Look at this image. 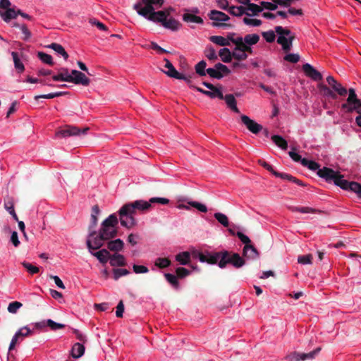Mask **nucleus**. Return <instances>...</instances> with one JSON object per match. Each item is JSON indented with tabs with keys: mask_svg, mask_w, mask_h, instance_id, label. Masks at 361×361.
I'll list each match as a JSON object with an SVG mask.
<instances>
[{
	"mask_svg": "<svg viewBox=\"0 0 361 361\" xmlns=\"http://www.w3.org/2000/svg\"><path fill=\"white\" fill-rule=\"evenodd\" d=\"M193 257L197 258L201 262H207L211 264H217L223 269L228 264H231L235 268H240L245 264L243 259L237 253L231 255L228 252H205L195 251L192 253Z\"/></svg>",
	"mask_w": 361,
	"mask_h": 361,
	"instance_id": "nucleus-1",
	"label": "nucleus"
},
{
	"mask_svg": "<svg viewBox=\"0 0 361 361\" xmlns=\"http://www.w3.org/2000/svg\"><path fill=\"white\" fill-rule=\"evenodd\" d=\"M150 208V202L142 200L124 204L118 211L121 226L132 228L136 224L135 215L137 211H147Z\"/></svg>",
	"mask_w": 361,
	"mask_h": 361,
	"instance_id": "nucleus-2",
	"label": "nucleus"
},
{
	"mask_svg": "<svg viewBox=\"0 0 361 361\" xmlns=\"http://www.w3.org/2000/svg\"><path fill=\"white\" fill-rule=\"evenodd\" d=\"M52 78L54 81L73 82L83 86H88L90 83V80L83 73L77 70L69 72L66 68L59 69L58 74L54 75Z\"/></svg>",
	"mask_w": 361,
	"mask_h": 361,
	"instance_id": "nucleus-3",
	"label": "nucleus"
},
{
	"mask_svg": "<svg viewBox=\"0 0 361 361\" xmlns=\"http://www.w3.org/2000/svg\"><path fill=\"white\" fill-rule=\"evenodd\" d=\"M341 107L348 112L355 111L357 113L359 116L355 118V122L359 127H361V100L357 98L353 88L348 90L347 102L343 103Z\"/></svg>",
	"mask_w": 361,
	"mask_h": 361,
	"instance_id": "nucleus-4",
	"label": "nucleus"
},
{
	"mask_svg": "<svg viewBox=\"0 0 361 361\" xmlns=\"http://www.w3.org/2000/svg\"><path fill=\"white\" fill-rule=\"evenodd\" d=\"M118 218L115 214L109 215L102 223L99 233L102 238L109 240L117 233Z\"/></svg>",
	"mask_w": 361,
	"mask_h": 361,
	"instance_id": "nucleus-5",
	"label": "nucleus"
},
{
	"mask_svg": "<svg viewBox=\"0 0 361 361\" xmlns=\"http://www.w3.org/2000/svg\"><path fill=\"white\" fill-rule=\"evenodd\" d=\"M133 8L140 16H143L150 21L154 22L156 21V18H157L154 15L157 11H155L154 6H153L149 1L140 0L134 4Z\"/></svg>",
	"mask_w": 361,
	"mask_h": 361,
	"instance_id": "nucleus-6",
	"label": "nucleus"
},
{
	"mask_svg": "<svg viewBox=\"0 0 361 361\" xmlns=\"http://www.w3.org/2000/svg\"><path fill=\"white\" fill-rule=\"evenodd\" d=\"M275 30L278 35L277 42L281 45L284 51H289L292 48L294 35L290 30L281 26H276Z\"/></svg>",
	"mask_w": 361,
	"mask_h": 361,
	"instance_id": "nucleus-7",
	"label": "nucleus"
},
{
	"mask_svg": "<svg viewBox=\"0 0 361 361\" xmlns=\"http://www.w3.org/2000/svg\"><path fill=\"white\" fill-rule=\"evenodd\" d=\"M154 15L157 18L155 22L161 23L165 28L176 31L180 27V23L177 20L171 17L169 18L168 12L159 11Z\"/></svg>",
	"mask_w": 361,
	"mask_h": 361,
	"instance_id": "nucleus-8",
	"label": "nucleus"
},
{
	"mask_svg": "<svg viewBox=\"0 0 361 361\" xmlns=\"http://www.w3.org/2000/svg\"><path fill=\"white\" fill-rule=\"evenodd\" d=\"M209 20L212 21V25L214 27H225L228 26L226 23L230 20L229 16L217 10H212L208 13Z\"/></svg>",
	"mask_w": 361,
	"mask_h": 361,
	"instance_id": "nucleus-9",
	"label": "nucleus"
},
{
	"mask_svg": "<svg viewBox=\"0 0 361 361\" xmlns=\"http://www.w3.org/2000/svg\"><path fill=\"white\" fill-rule=\"evenodd\" d=\"M317 175L325 179L327 182H334V183L337 186H339V180H343V176L340 175L337 171L327 167H323L322 169H319Z\"/></svg>",
	"mask_w": 361,
	"mask_h": 361,
	"instance_id": "nucleus-10",
	"label": "nucleus"
},
{
	"mask_svg": "<svg viewBox=\"0 0 361 361\" xmlns=\"http://www.w3.org/2000/svg\"><path fill=\"white\" fill-rule=\"evenodd\" d=\"M231 73L228 68L221 63H218L215 64L214 68H209L207 69V74L211 78L216 79H221L224 76L228 75Z\"/></svg>",
	"mask_w": 361,
	"mask_h": 361,
	"instance_id": "nucleus-11",
	"label": "nucleus"
},
{
	"mask_svg": "<svg viewBox=\"0 0 361 361\" xmlns=\"http://www.w3.org/2000/svg\"><path fill=\"white\" fill-rule=\"evenodd\" d=\"M104 240H106V239L102 238L100 233L96 235L94 231L90 232L87 240V246L89 251L91 252V250L100 248L103 245Z\"/></svg>",
	"mask_w": 361,
	"mask_h": 361,
	"instance_id": "nucleus-12",
	"label": "nucleus"
},
{
	"mask_svg": "<svg viewBox=\"0 0 361 361\" xmlns=\"http://www.w3.org/2000/svg\"><path fill=\"white\" fill-rule=\"evenodd\" d=\"M247 52L252 53V48L245 44L243 41L242 43L235 45L232 51L233 58L238 61L245 60L247 58Z\"/></svg>",
	"mask_w": 361,
	"mask_h": 361,
	"instance_id": "nucleus-13",
	"label": "nucleus"
},
{
	"mask_svg": "<svg viewBox=\"0 0 361 361\" xmlns=\"http://www.w3.org/2000/svg\"><path fill=\"white\" fill-rule=\"evenodd\" d=\"M320 350V348H317L314 350L308 353L294 352L287 356L286 358L290 361H305L306 360H312L316 356L317 354L319 353Z\"/></svg>",
	"mask_w": 361,
	"mask_h": 361,
	"instance_id": "nucleus-14",
	"label": "nucleus"
},
{
	"mask_svg": "<svg viewBox=\"0 0 361 361\" xmlns=\"http://www.w3.org/2000/svg\"><path fill=\"white\" fill-rule=\"evenodd\" d=\"M89 130L88 128H84L82 130L78 128L77 127L74 126H68L67 128L59 130L56 133V137H66L70 136H75V135H80L81 134H85L86 132Z\"/></svg>",
	"mask_w": 361,
	"mask_h": 361,
	"instance_id": "nucleus-15",
	"label": "nucleus"
},
{
	"mask_svg": "<svg viewBox=\"0 0 361 361\" xmlns=\"http://www.w3.org/2000/svg\"><path fill=\"white\" fill-rule=\"evenodd\" d=\"M165 65L164 67L167 69L166 71H163L165 74L171 78H173L178 80H184L187 82H189V79L182 73L178 72L173 64L167 59H164Z\"/></svg>",
	"mask_w": 361,
	"mask_h": 361,
	"instance_id": "nucleus-16",
	"label": "nucleus"
},
{
	"mask_svg": "<svg viewBox=\"0 0 361 361\" xmlns=\"http://www.w3.org/2000/svg\"><path fill=\"white\" fill-rule=\"evenodd\" d=\"M241 121L246 128L254 134H257L263 129L262 125L250 118L247 116L242 115Z\"/></svg>",
	"mask_w": 361,
	"mask_h": 361,
	"instance_id": "nucleus-17",
	"label": "nucleus"
},
{
	"mask_svg": "<svg viewBox=\"0 0 361 361\" xmlns=\"http://www.w3.org/2000/svg\"><path fill=\"white\" fill-rule=\"evenodd\" d=\"M339 187L343 190H349L357 193L360 197L361 196V184L356 182H349L343 178L338 182Z\"/></svg>",
	"mask_w": 361,
	"mask_h": 361,
	"instance_id": "nucleus-18",
	"label": "nucleus"
},
{
	"mask_svg": "<svg viewBox=\"0 0 361 361\" xmlns=\"http://www.w3.org/2000/svg\"><path fill=\"white\" fill-rule=\"evenodd\" d=\"M328 84L332 90L340 96H345L348 90L341 83L338 82L334 77L329 75L326 78Z\"/></svg>",
	"mask_w": 361,
	"mask_h": 361,
	"instance_id": "nucleus-19",
	"label": "nucleus"
},
{
	"mask_svg": "<svg viewBox=\"0 0 361 361\" xmlns=\"http://www.w3.org/2000/svg\"><path fill=\"white\" fill-rule=\"evenodd\" d=\"M302 71L307 77L314 81H319L322 79V74L310 63L304 64L302 66Z\"/></svg>",
	"mask_w": 361,
	"mask_h": 361,
	"instance_id": "nucleus-20",
	"label": "nucleus"
},
{
	"mask_svg": "<svg viewBox=\"0 0 361 361\" xmlns=\"http://www.w3.org/2000/svg\"><path fill=\"white\" fill-rule=\"evenodd\" d=\"M197 91L209 97L210 98L214 99V98H219L220 99H224V95L222 93V91L221 88H218L215 87L212 90H204L200 87H195Z\"/></svg>",
	"mask_w": 361,
	"mask_h": 361,
	"instance_id": "nucleus-21",
	"label": "nucleus"
},
{
	"mask_svg": "<svg viewBox=\"0 0 361 361\" xmlns=\"http://www.w3.org/2000/svg\"><path fill=\"white\" fill-rule=\"evenodd\" d=\"M18 13V10L16 11L14 8H8L4 11L0 9V16L6 23H9L11 20L16 18Z\"/></svg>",
	"mask_w": 361,
	"mask_h": 361,
	"instance_id": "nucleus-22",
	"label": "nucleus"
},
{
	"mask_svg": "<svg viewBox=\"0 0 361 361\" xmlns=\"http://www.w3.org/2000/svg\"><path fill=\"white\" fill-rule=\"evenodd\" d=\"M184 14L183 15V20L186 23H194L197 24H202L203 19L198 16L190 13L189 8L184 9Z\"/></svg>",
	"mask_w": 361,
	"mask_h": 361,
	"instance_id": "nucleus-23",
	"label": "nucleus"
},
{
	"mask_svg": "<svg viewBox=\"0 0 361 361\" xmlns=\"http://www.w3.org/2000/svg\"><path fill=\"white\" fill-rule=\"evenodd\" d=\"M243 254L248 259H255L258 258L259 253L256 248L251 245L244 246Z\"/></svg>",
	"mask_w": 361,
	"mask_h": 361,
	"instance_id": "nucleus-24",
	"label": "nucleus"
},
{
	"mask_svg": "<svg viewBox=\"0 0 361 361\" xmlns=\"http://www.w3.org/2000/svg\"><path fill=\"white\" fill-rule=\"evenodd\" d=\"M90 252L102 264H106L109 259V252L106 249H102L95 252L91 250Z\"/></svg>",
	"mask_w": 361,
	"mask_h": 361,
	"instance_id": "nucleus-25",
	"label": "nucleus"
},
{
	"mask_svg": "<svg viewBox=\"0 0 361 361\" xmlns=\"http://www.w3.org/2000/svg\"><path fill=\"white\" fill-rule=\"evenodd\" d=\"M85 347L80 343H75L71 348V355L74 358H79L84 355Z\"/></svg>",
	"mask_w": 361,
	"mask_h": 361,
	"instance_id": "nucleus-26",
	"label": "nucleus"
},
{
	"mask_svg": "<svg viewBox=\"0 0 361 361\" xmlns=\"http://www.w3.org/2000/svg\"><path fill=\"white\" fill-rule=\"evenodd\" d=\"M110 264L113 267L124 266L126 264L125 257L120 254H114L109 257Z\"/></svg>",
	"mask_w": 361,
	"mask_h": 361,
	"instance_id": "nucleus-27",
	"label": "nucleus"
},
{
	"mask_svg": "<svg viewBox=\"0 0 361 361\" xmlns=\"http://www.w3.org/2000/svg\"><path fill=\"white\" fill-rule=\"evenodd\" d=\"M224 99L228 107H229L234 112L239 113V109L236 105V100L233 94H226L225 97H224Z\"/></svg>",
	"mask_w": 361,
	"mask_h": 361,
	"instance_id": "nucleus-28",
	"label": "nucleus"
},
{
	"mask_svg": "<svg viewBox=\"0 0 361 361\" xmlns=\"http://www.w3.org/2000/svg\"><path fill=\"white\" fill-rule=\"evenodd\" d=\"M219 56L224 63H229L233 59L232 51L228 48H222L219 51Z\"/></svg>",
	"mask_w": 361,
	"mask_h": 361,
	"instance_id": "nucleus-29",
	"label": "nucleus"
},
{
	"mask_svg": "<svg viewBox=\"0 0 361 361\" xmlns=\"http://www.w3.org/2000/svg\"><path fill=\"white\" fill-rule=\"evenodd\" d=\"M11 56L13 60L14 66L19 73H23L25 70V66L20 61L18 54L16 51L11 52Z\"/></svg>",
	"mask_w": 361,
	"mask_h": 361,
	"instance_id": "nucleus-30",
	"label": "nucleus"
},
{
	"mask_svg": "<svg viewBox=\"0 0 361 361\" xmlns=\"http://www.w3.org/2000/svg\"><path fill=\"white\" fill-rule=\"evenodd\" d=\"M176 259L181 265H186L189 263L190 259V254L188 252H182L176 256Z\"/></svg>",
	"mask_w": 361,
	"mask_h": 361,
	"instance_id": "nucleus-31",
	"label": "nucleus"
},
{
	"mask_svg": "<svg viewBox=\"0 0 361 361\" xmlns=\"http://www.w3.org/2000/svg\"><path fill=\"white\" fill-rule=\"evenodd\" d=\"M243 39V43L251 47L252 45L257 44L259 40V36L257 34H250L245 35Z\"/></svg>",
	"mask_w": 361,
	"mask_h": 361,
	"instance_id": "nucleus-32",
	"label": "nucleus"
},
{
	"mask_svg": "<svg viewBox=\"0 0 361 361\" xmlns=\"http://www.w3.org/2000/svg\"><path fill=\"white\" fill-rule=\"evenodd\" d=\"M123 242L121 239L111 240L108 243V248L111 251H120L123 247Z\"/></svg>",
	"mask_w": 361,
	"mask_h": 361,
	"instance_id": "nucleus-33",
	"label": "nucleus"
},
{
	"mask_svg": "<svg viewBox=\"0 0 361 361\" xmlns=\"http://www.w3.org/2000/svg\"><path fill=\"white\" fill-rule=\"evenodd\" d=\"M210 41L217 45L219 46H229L230 42H228V39L226 38L222 37V36H218V35H214L210 37L209 38Z\"/></svg>",
	"mask_w": 361,
	"mask_h": 361,
	"instance_id": "nucleus-34",
	"label": "nucleus"
},
{
	"mask_svg": "<svg viewBox=\"0 0 361 361\" xmlns=\"http://www.w3.org/2000/svg\"><path fill=\"white\" fill-rule=\"evenodd\" d=\"M49 47L54 50L59 55H61L65 60L68 59V54L61 44L52 43L50 45H49Z\"/></svg>",
	"mask_w": 361,
	"mask_h": 361,
	"instance_id": "nucleus-35",
	"label": "nucleus"
},
{
	"mask_svg": "<svg viewBox=\"0 0 361 361\" xmlns=\"http://www.w3.org/2000/svg\"><path fill=\"white\" fill-rule=\"evenodd\" d=\"M228 12L235 16H240L243 14L250 15L247 12L245 11V8L243 6H232L228 8Z\"/></svg>",
	"mask_w": 361,
	"mask_h": 361,
	"instance_id": "nucleus-36",
	"label": "nucleus"
},
{
	"mask_svg": "<svg viewBox=\"0 0 361 361\" xmlns=\"http://www.w3.org/2000/svg\"><path fill=\"white\" fill-rule=\"evenodd\" d=\"M214 216L216 221L224 227H228L229 219L226 214L221 212H216L214 213Z\"/></svg>",
	"mask_w": 361,
	"mask_h": 361,
	"instance_id": "nucleus-37",
	"label": "nucleus"
},
{
	"mask_svg": "<svg viewBox=\"0 0 361 361\" xmlns=\"http://www.w3.org/2000/svg\"><path fill=\"white\" fill-rule=\"evenodd\" d=\"M272 141L281 149L286 150L288 147L287 141L280 135L271 136Z\"/></svg>",
	"mask_w": 361,
	"mask_h": 361,
	"instance_id": "nucleus-38",
	"label": "nucleus"
},
{
	"mask_svg": "<svg viewBox=\"0 0 361 361\" xmlns=\"http://www.w3.org/2000/svg\"><path fill=\"white\" fill-rule=\"evenodd\" d=\"M301 164L304 166L307 167L309 169L312 171L319 170V164L314 161L309 160L307 159L303 158L301 159Z\"/></svg>",
	"mask_w": 361,
	"mask_h": 361,
	"instance_id": "nucleus-39",
	"label": "nucleus"
},
{
	"mask_svg": "<svg viewBox=\"0 0 361 361\" xmlns=\"http://www.w3.org/2000/svg\"><path fill=\"white\" fill-rule=\"evenodd\" d=\"M245 8V11L250 14L248 15L249 16H251V15H256L257 13L262 11V7L255 4H248V6Z\"/></svg>",
	"mask_w": 361,
	"mask_h": 361,
	"instance_id": "nucleus-40",
	"label": "nucleus"
},
{
	"mask_svg": "<svg viewBox=\"0 0 361 361\" xmlns=\"http://www.w3.org/2000/svg\"><path fill=\"white\" fill-rule=\"evenodd\" d=\"M318 87L325 97H331L332 99L336 98V94L326 85L319 84Z\"/></svg>",
	"mask_w": 361,
	"mask_h": 361,
	"instance_id": "nucleus-41",
	"label": "nucleus"
},
{
	"mask_svg": "<svg viewBox=\"0 0 361 361\" xmlns=\"http://www.w3.org/2000/svg\"><path fill=\"white\" fill-rule=\"evenodd\" d=\"M206 67L207 63L202 60L195 66V71L200 76H205L207 75Z\"/></svg>",
	"mask_w": 361,
	"mask_h": 361,
	"instance_id": "nucleus-42",
	"label": "nucleus"
},
{
	"mask_svg": "<svg viewBox=\"0 0 361 361\" xmlns=\"http://www.w3.org/2000/svg\"><path fill=\"white\" fill-rule=\"evenodd\" d=\"M154 264L160 269H164L170 266L171 261L168 258L159 257L155 260Z\"/></svg>",
	"mask_w": 361,
	"mask_h": 361,
	"instance_id": "nucleus-43",
	"label": "nucleus"
},
{
	"mask_svg": "<svg viewBox=\"0 0 361 361\" xmlns=\"http://www.w3.org/2000/svg\"><path fill=\"white\" fill-rule=\"evenodd\" d=\"M243 20L245 25L251 27H257L262 24V21L260 20L252 18L251 16L245 17Z\"/></svg>",
	"mask_w": 361,
	"mask_h": 361,
	"instance_id": "nucleus-44",
	"label": "nucleus"
},
{
	"mask_svg": "<svg viewBox=\"0 0 361 361\" xmlns=\"http://www.w3.org/2000/svg\"><path fill=\"white\" fill-rule=\"evenodd\" d=\"M164 276L166 281L174 288H178L179 287V283L177 276L172 274H165Z\"/></svg>",
	"mask_w": 361,
	"mask_h": 361,
	"instance_id": "nucleus-45",
	"label": "nucleus"
},
{
	"mask_svg": "<svg viewBox=\"0 0 361 361\" xmlns=\"http://www.w3.org/2000/svg\"><path fill=\"white\" fill-rule=\"evenodd\" d=\"M293 212H297L302 214L315 213L316 209L309 207H293L291 208Z\"/></svg>",
	"mask_w": 361,
	"mask_h": 361,
	"instance_id": "nucleus-46",
	"label": "nucleus"
},
{
	"mask_svg": "<svg viewBox=\"0 0 361 361\" xmlns=\"http://www.w3.org/2000/svg\"><path fill=\"white\" fill-rule=\"evenodd\" d=\"M188 204L197 209L201 212L206 213L207 212V207L204 204H202L200 202H196V201H189L188 202Z\"/></svg>",
	"mask_w": 361,
	"mask_h": 361,
	"instance_id": "nucleus-47",
	"label": "nucleus"
},
{
	"mask_svg": "<svg viewBox=\"0 0 361 361\" xmlns=\"http://www.w3.org/2000/svg\"><path fill=\"white\" fill-rule=\"evenodd\" d=\"M22 306L23 304L21 302L14 301L8 304L7 310L8 312L16 314Z\"/></svg>",
	"mask_w": 361,
	"mask_h": 361,
	"instance_id": "nucleus-48",
	"label": "nucleus"
},
{
	"mask_svg": "<svg viewBox=\"0 0 361 361\" xmlns=\"http://www.w3.org/2000/svg\"><path fill=\"white\" fill-rule=\"evenodd\" d=\"M65 93L63 92H53V93H49L47 94L37 95L35 97V99L36 100L39 99V98L53 99V98L63 95Z\"/></svg>",
	"mask_w": 361,
	"mask_h": 361,
	"instance_id": "nucleus-49",
	"label": "nucleus"
},
{
	"mask_svg": "<svg viewBox=\"0 0 361 361\" xmlns=\"http://www.w3.org/2000/svg\"><path fill=\"white\" fill-rule=\"evenodd\" d=\"M38 57L39 59L44 63L52 65L53 64V60L51 56L45 54L44 52H38Z\"/></svg>",
	"mask_w": 361,
	"mask_h": 361,
	"instance_id": "nucleus-50",
	"label": "nucleus"
},
{
	"mask_svg": "<svg viewBox=\"0 0 361 361\" xmlns=\"http://www.w3.org/2000/svg\"><path fill=\"white\" fill-rule=\"evenodd\" d=\"M47 324L51 330L56 331L65 327V325L61 323H57L52 319H47Z\"/></svg>",
	"mask_w": 361,
	"mask_h": 361,
	"instance_id": "nucleus-51",
	"label": "nucleus"
},
{
	"mask_svg": "<svg viewBox=\"0 0 361 361\" xmlns=\"http://www.w3.org/2000/svg\"><path fill=\"white\" fill-rule=\"evenodd\" d=\"M235 33L234 32H230L227 35V39H228V42H233L235 45H238V44L242 43L243 41V37H235Z\"/></svg>",
	"mask_w": 361,
	"mask_h": 361,
	"instance_id": "nucleus-52",
	"label": "nucleus"
},
{
	"mask_svg": "<svg viewBox=\"0 0 361 361\" xmlns=\"http://www.w3.org/2000/svg\"><path fill=\"white\" fill-rule=\"evenodd\" d=\"M149 202H150V207H152V204H159L162 205H165L169 204V200L165 197H152L149 199Z\"/></svg>",
	"mask_w": 361,
	"mask_h": 361,
	"instance_id": "nucleus-53",
	"label": "nucleus"
},
{
	"mask_svg": "<svg viewBox=\"0 0 361 361\" xmlns=\"http://www.w3.org/2000/svg\"><path fill=\"white\" fill-rule=\"evenodd\" d=\"M19 28L20 29V30L23 33L22 39L24 41L29 40V39L32 36V34H31L30 31L28 30V28L27 27V26L25 24H22L20 26H19Z\"/></svg>",
	"mask_w": 361,
	"mask_h": 361,
	"instance_id": "nucleus-54",
	"label": "nucleus"
},
{
	"mask_svg": "<svg viewBox=\"0 0 361 361\" xmlns=\"http://www.w3.org/2000/svg\"><path fill=\"white\" fill-rule=\"evenodd\" d=\"M312 256L311 255H301L298 258V263L301 264H311Z\"/></svg>",
	"mask_w": 361,
	"mask_h": 361,
	"instance_id": "nucleus-55",
	"label": "nucleus"
},
{
	"mask_svg": "<svg viewBox=\"0 0 361 361\" xmlns=\"http://www.w3.org/2000/svg\"><path fill=\"white\" fill-rule=\"evenodd\" d=\"M129 271L126 269H114V278L115 280L118 279L120 277L128 275Z\"/></svg>",
	"mask_w": 361,
	"mask_h": 361,
	"instance_id": "nucleus-56",
	"label": "nucleus"
},
{
	"mask_svg": "<svg viewBox=\"0 0 361 361\" xmlns=\"http://www.w3.org/2000/svg\"><path fill=\"white\" fill-rule=\"evenodd\" d=\"M262 36L267 42H273L276 38L275 32L272 30L262 32Z\"/></svg>",
	"mask_w": 361,
	"mask_h": 361,
	"instance_id": "nucleus-57",
	"label": "nucleus"
},
{
	"mask_svg": "<svg viewBox=\"0 0 361 361\" xmlns=\"http://www.w3.org/2000/svg\"><path fill=\"white\" fill-rule=\"evenodd\" d=\"M23 266L31 274H35L39 272V268L26 262H23Z\"/></svg>",
	"mask_w": 361,
	"mask_h": 361,
	"instance_id": "nucleus-58",
	"label": "nucleus"
},
{
	"mask_svg": "<svg viewBox=\"0 0 361 361\" xmlns=\"http://www.w3.org/2000/svg\"><path fill=\"white\" fill-rule=\"evenodd\" d=\"M283 59L286 61L295 63L299 61L300 56L298 54H288Z\"/></svg>",
	"mask_w": 361,
	"mask_h": 361,
	"instance_id": "nucleus-59",
	"label": "nucleus"
},
{
	"mask_svg": "<svg viewBox=\"0 0 361 361\" xmlns=\"http://www.w3.org/2000/svg\"><path fill=\"white\" fill-rule=\"evenodd\" d=\"M260 4L262 6V10L265 8L269 11H275L277 8V4H276L274 2L271 3L268 1H262Z\"/></svg>",
	"mask_w": 361,
	"mask_h": 361,
	"instance_id": "nucleus-60",
	"label": "nucleus"
},
{
	"mask_svg": "<svg viewBox=\"0 0 361 361\" xmlns=\"http://www.w3.org/2000/svg\"><path fill=\"white\" fill-rule=\"evenodd\" d=\"M176 272L179 278H184L190 274V271L184 267H178Z\"/></svg>",
	"mask_w": 361,
	"mask_h": 361,
	"instance_id": "nucleus-61",
	"label": "nucleus"
},
{
	"mask_svg": "<svg viewBox=\"0 0 361 361\" xmlns=\"http://www.w3.org/2000/svg\"><path fill=\"white\" fill-rule=\"evenodd\" d=\"M32 331L28 327V326H25L16 331V334L19 336H26L32 334Z\"/></svg>",
	"mask_w": 361,
	"mask_h": 361,
	"instance_id": "nucleus-62",
	"label": "nucleus"
},
{
	"mask_svg": "<svg viewBox=\"0 0 361 361\" xmlns=\"http://www.w3.org/2000/svg\"><path fill=\"white\" fill-rule=\"evenodd\" d=\"M205 55H206L207 58L211 61H214L217 59V55H216V51L212 47H209L207 50Z\"/></svg>",
	"mask_w": 361,
	"mask_h": 361,
	"instance_id": "nucleus-63",
	"label": "nucleus"
},
{
	"mask_svg": "<svg viewBox=\"0 0 361 361\" xmlns=\"http://www.w3.org/2000/svg\"><path fill=\"white\" fill-rule=\"evenodd\" d=\"M216 6L222 10L228 11L229 8V4L228 0H216Z\"/></svg>",
	"mask_w": 361,
	"mask_h": 361,
	"instance_id": "nucleus-64",
	"label": "nucleus"
}]
</instances>
